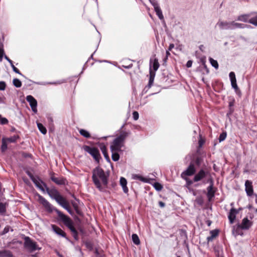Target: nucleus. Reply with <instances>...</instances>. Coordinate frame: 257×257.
<instances>
[{"label":"nucleus","instance_id":"f257e3e1","mask_svg":"<svg viewBox=\"0 0 257 257\" xmlns=\"http://www.w3.org/2000/svg\"><path fill=\"white\" fill-rule=\"evenodd\" d=\"M38 201L49 212L55 211L58 215V219L62 221L64 224L72 232L73 236L75 239L78 240V233L73 225V222L71 218L68 216L64 214L61 211L57 208H54L52 205L42 196L38 194Z\"/></svg>","mask_w":257,"mask_h":257},{"label":"nucleus","instance_id":"f03ea898","mask_svg":"<svg viewBox=\"0 0 257 257\" xmlns=\"http://www.w3.org/2000/svg\"><path fill=\"white\" fill-rule=\"evenodd\" d=\"M109 176L108 172H105L104 170L99 167H97L92 171V179L96 187L100 191L103 190L102 184L107 187L108 179Z\"/></svg>","mask_w":257,"mask_h":257},{"label":"nucleus","instance_id":"7ed1b4c3","mask_svg":"<svg viewBox=\"0 0 257 257\" xmlns=\"http://www.w3.org/2000/svg\"><path fill=\"white\" fill-rule=\"evenodd\" d=\"M43 183L46 191L49 196L51 198L55 199L59 205L65 209L70 214H72L73 212L70 208L69 202L60 194L58 190L55 187L49 188L45 183Z\"/></svg>","mask_w":257,"mask_h":257},{"label":"nucleus","instance_id":"20e7f679","mask_svg":"<svg viewBox=\"0 0 257 257\" xmlns=\"http://www.w3.org/2000/svg\"><path fill=\"white\" fill-rule=\"evenodd\" d=\"M128 136V133L127 132L121 133L111 143L110 147L111 152L114 151H121V149L124 146L125 140Z\"/></svg>","mask_w":257,"mask_h":257},{"label":"nucleus","instance_id":"39448f33","mask_svg":"<svg viewBox=\"0 0 257 257\" xmlns=\"http://www.w3.org/2000/svg\"><path fill=\"white\" fill-rule=\"evenodd\" d=\"M24 247L30 252H33L36 250H40L41 247L38 246L37 242L33 240L30 237H24Z\"/></svg>","mask_w":257,"mask_h":257},{"label":"nucleus","instance_id":"423d86ee","mask_svg":"<svg viewBox=\"0 0 257 257\" xmlns=\"http://www.w3.org/2000/svg\"><path fill=\"white\" fill-rule=\"evenodd\" d=\"M82 149L84 151L89 154L97 163H99L101 157L98 148L84 145L82 147Z\"/></svg>","mask_w":257,"mask_h":257},{"label":"nucleus","instance_id":"0eeeda50","mask_svg":"<svg viewBox=\"0 0 257 257\" xmlns=\"http://www.w3.org/2000/svg\"><path fill=\"white\" fill-rule=\"evenodd\" d=\"M206 183H210V185L207 188V196L208 197V200L211 201L212 199L214 197L216 189L213 187V180L211 177L207 180Z\"/></svg>","mask_w":257,"mask_h":257},{"label":"nucleus","instance_id":"6e6552de","mask_svg":"<svg viewBox=\"0 0 257 257\" xmlns=\"http://www.w3.org/2000/svg\"><path fill=\"white\" fill-rule=\"evenodd\" d=\"M196 171V169L195 165L192 162H191L186 170L181 173V177L191 176L195 175Z\"/></svg>","mask_w":257,"mask_h":257},{"label":"nucleus","instance_id":"1a4fd4ad","mask_svg":"<svg viewBox=\"0 0 257 257\" xmlns=\"http://www.w3.org/2000/svg\"><path fill=\"white\" fill-rule=\"evenodd\" d=\"M252 222L249 220L247 217L244 218L240 224H238L237 227V230L240 229L247 230L252 226Z\"/></svg>","mask_w":257,"mask_h":257},{"label":"nucleus","instance_id":"9d476101","mask_svg":"<svg viewBox=\"0 0 257 257\" xmlns=\"http://www.w3.org/2000/svg\"><path fill=\"white\" fill-rule=\"evenodd\" d=\"M208 174V172L203 169H200L196 174H195L193 178V181L197 182L203 180Z\"/></svg>","mask_w":257,"mask_h":257},{"label":"nucleus","instance_id":"9b49d317","mask_svg":"<svg viewBox=\"0 0 257 257\" xmlns=\"http://www.w3.org/2000/svg\"><path fill=\"white\" fill-rule=\"evenodd\" d=\"M51 180L57 185H65L67 183V180L63 177L57 178L55 176V173H52L51 174Z\"/></svg>","mask_w":257,"mask_h":257},{"label":"nucleus","instance_id":"f8f14e48","mask_svg":"<svg viewBox=\"0 0 257 257\" xmlns=\"http://www.w3.org/2000/svg\"><path fill=\"white\" fill-rule=\"evenodd\" d=\"M26 99L29 102L33 111L36 113L37 112V101L36 99L32 95H28Z\"/></svg>","mask_w":257,"mask_h":257},{"label":"nucleus","instance_id":"ddd939ff","mask_svg":"<svg viewBox=\"0 0 257 257\" xmlns=\"http://www.w3.org/2000/svg\"><path fill=\"white\" fill-rule=\"evenodd\" d=\"M240 210H241V208L237 210L234 208H232L230 210L228 215V218L230 223L232 224L234 222L236 218V215L239 213Z\"/></svg>","mask_w":257,"mask_h":257},{"label":"nucleus","instance_id":"4468645a","mask_svg":"<svg viewBox=\"0 0 257 257\" xmlns=\"http://www.w3.org/2000/svg\"><path fill=\"white\" fill-rule=\"evenodd\" d=\"M252 182L249 180H246L245 182V190L248 196H251L253 193V186Z\"/></svg>","mask_w":257,"mask_h":257},{"label":"nucleus","instance_id":"2eb2a0df","mask_svg":"<svg viewBox=\"0 0 257 257\" xmlns=\"http://www.w3.org/2000/svg\"><path fill=\"white\" fill-rule=\"evenodd\" d=\"M36 186L40 189L42 191H45V186H44L43 182L39 177H37L33 181Z\"/></svg>","mask_w":257,"mask_h":257},{"label":"nucleus","instance_id":"dca6fc26","mask_svg":"<svg viewBox=\"0 0 257 257\" xmlns=\"http://www.w3.org/2000/svg\"><path fill=\"white\" fill-rule=\"evenodd\" d=\"M52 228L57 234L63 237H66V233L59 227L55 224H52Z\"/></svg>","mask_w":257,"mask_h":257},{"label":"nucleus","instance_id":"f3484780","mask_svg":"<svg viewBox=\"0 0 257 257\" xmlns=\"http://www.w3.org/2000/svg\"><path fill=\"white\" fill-rule=\"evenodd\" d=\"M99 148L106 160L108 162H110V158L107 153V148L105 144L104 143H100L99 144Z\"/></svg>","mask_w":257,"mask_h":257},{"label":"nucleus","instance_id":"a211bd4d","mask_svg":"<svg viewBox=\"0 0 257 257\" xmlns=\"http://www.w3.org/2000/svg\"><path fill=\"white\" fill-rule=\"evenodd\" d=\"M229 76L230 79L232 87L235 90L238 89L235 73L233 72H230Z\"/></svg>","mask_w":257,"mask_h":257},{"label":"nucleus","instance_id":"6ab92c4d","mask_svg":"<svg viewBox=\"0 0 257 257\" xmlns=\"http://www.w3.org/2000/svg\"><path fill=\"white\" fill-rule=\"evenodd\" d=\"M155 75H156L155 72L153 71V70L151 68V67H150V74H149V76H150L149 81V83L148 84V87L149 88H151L153 84Z\"/></svg>","mask_w":257,"mask_h":257},{"label":"nucleus","instance_id":"aec40b11","mask_svg":"<svg viewBox=\"0 0 257 257\" xmlns=\"http://www.w3.org/2000/svg\"><path fill=\"white\" fill-rule=\"evenodd\" d=\"M210 233L211 235L207 237L208 244L209 243V242L212 241L214 238L218 235L219 230L218 229L212 230L210 231Z\"/></svg>","mask_w":257,"mask_h":257},{"label":"nucleus","instance_id":"412c9836","mask_svg":"<svg viewBox=\"0 0 257 257\" xmlns=\"http://www.w3.org/2000/svg\"><path fill=\"white\" fill-rule=\"evenodd\" d=\"M253 13L249 14H245L239 16L237 18V20L242 21L243 22H248L249 20L252 17Z\"/></svg>","mask_w":257,"mask_h":257},{"label":"nucleus","instance_id":"4be33fe9","mask_svg":"<svg viewBox=\"0 0 257 257\" xmlns=\"http://www.w3.org/2000/svg\"><path fill=\"white\" fill-rule=\"evenodd\" d=\"M219 26L221 29H233L234 28H232L231 22H220L218 23Z\"/></svg>","mask_w":257,"mask_h":257},{"label":"nucleus","instance_id":"5701e85b","mask_svg":"<svg viewBox=\"0 0 257 257\" xmlns=\"http://www.w3.org/2000/svg\"><path fill=\"white\" fill-rule=\"evenodd\" d=\"M120 184L122 186L123 192L125 193H127L128 192V189L126 186L127 185V181L126 180L123 178L121 177L120 179Z\"/></svg>","mask_w":257,"mask_h":257},{"label":"nucleus","instance_id":"b1692460","mask_svg":"<svg viewBox=\"0 0 257 257\" xmlns=\"http://www.w3.org/2000/svg\"><path fill=\"white\" fill-rule=\"evenodd\" d=\"M78 131L80 134L83 136V137L85 138H90L91 137V135L90 133L86 130L82 129V128H78Z\"/></svg>","mask_w":257,"mask_h":257},{"label":"nucleus","instance_id":"393cba45","mask_svg":"<svg viewBox=\"0 0 257 257\" xmlns=\"http://www.w3.org/2000/svg\"><path fill=\"white\" fill-rule=\"evenodd\" d=\"M8 142L5 138L2 139V146L1 151L2 152H5L8 149Z\"/></svg>","mask_w":257,"mask_h":257},{"label":"nucleus","instance_id":"a878e982","mask_svg":"<svg viewBox=\"0 0 257 257\" xmlns=\"http://www.w3.org/2000/svg\"><path fill=\"white\" fill-rule=\"evenodd\" d=\"M72 204L77 214L79 216H82L83 213L80 209L78 204L75 202H72Z\"/></svg>","mask_w":257,"mask_h":257},{"label":"nucleus","instance_id":"bb28decb","mask_svg":"<svg viewBox=\"0 0 257 257\" xmlns=\"http://www.w3.org/2000/svg\"><path fill=\"white\" fill-rule=\"evenodd\" d=\"M0 257H14L12 252L8 250L0 251Z\"/></svg>","mask_w":257,"mask_h":257},{"label":"nucleus","instance_id":"cd10ccee","mask_svg":"<svg viewBox=\"0 0 257 257\" xmlns=\"http://www.w3.org/2000/svg\"><path fill=\"white\" fill-rule=\"evenodd\" d=\"M202 162V157L201 156H198L195 158L194 162H192L194 164V165H196L197 166L199 167L201 165Z\"/></svg>","mask_w":257,"mask_h":257},{"label":"nucleus","instance_id":"c85d7f7f","mask_svg":"<svg viewBox=\"0 0 257 257\" xmlns=\"http://www.w3.org/2000/svg\"><path fill=\"white\" fill-rule=\"evenodd\" d=\"M119 151H114L113 152H111L112 153V156L111 158L113 161H117L119 159V155L118 153V152Z\"/></svg>","mask_w":257,"mask_h":257},{"label":"nucleus","instance_id":"c756f323","mask_svg":"<svg viewBox=\"0 0 257 257\" xmlns=\"http://www.w3.org/2000/svg\"><path fill=\"white\" fill-rule=\"evenodd\" d=\"M159 66H160V64L158 62V59L155 58V59L154 60L153 63V66H152L153 69V71L155 72V71H156L158 69Z\"/></svg>","mask_w":257,"mask_h":257},{"label":"nucleus","instance_id":"7c9ffc66","mask_svg":"<svg viewBox=\"0 0 257 257\" xmlns=\"http://www.w3.org/2000/svg\"><path fill=\"white\" fill-rule=\"evenodd\" d=\"M20 138L18 135H14L10 138H6L8 143H15Z\"/></svg>","mask_w":257,"mask_h":257},{"label":"nucleus","instance_id":"2f4dec72","mask_svg":"<svg viewBox=\"0 0 257 257\" xmlns=\"http://www.w3.org/2000/svg\"><path fill=\"white\" fill-rule=\"evenodd\" d=\"M132 240L133 241V242L136 245H139L140 244V240L139 237L137 234H133Z\"/></svg>","mask_w":257,"mask_h":257},{"label":"nucleus","instance_id":"473e14b6","mask_svg":"<svg viewBox=\"0 0 257 257\" xmlns=\"http://www.w3.org/2000/svg\"><path fill=\"white\" fill-rule=\"evenodd\" d=\"M37 126L39 131L44 135L47 133V130L46 127L41 123H37Z\"/></svg>","mask_w":257,"mask_h":257},{"label":"nucleus","instance_id":"72a5a7b5","mask_svg":"<svg viewBox=\"0 0 257 257\" xmlns=\"http://www.w3.org/2000/svg\"><path fill=\"white\" fill-rule=\"evenodd\" d=\"M232 28H244L245 27V25L243 24L235 23L234 22H231Z\"/></svg>","mask_w":257,"mask_h":257},{"label":"nucleus","instance_id":"f704fd0d","mask_svg":"<svg viewBox=\"0 0 257 257\" xmlns=\"http://www.w3.org/2000/svg\"><path fill=\"white\" fill-rule=\"evenodd\" d=\"M13 83L14 85L17 88L21 87L22 86L21 81L18 78H14Z\"/></svg>","mask_w":257,"mask_h":257},{"label":"nucleus","instance_id":"c9c22d12","mask_svg":"<svg viewBox=\"0 0 257 257\" xmlns=\"http://www.w3.org/2000/svg\"><path fill=\"white\" fill-rule=\"evenodd\" d=\"M248 23L257 26V15L252 16L248 21Z\"/></svg>","mask_w":257,"mask_h":257},{"label":"nucleus","instance_id":"e433bc0d","mask_svg":"<svg viewBox=\"0 0 257 257\" xmlns=\"http://www.w3.org/2000/svg\"><path fill=\"white\" fill-rule=\"evenodd\" d=\"M209 61L211 64V65L214 67L215 69H217L218 68L219 65L218 62L216 60H214L212 58H209Z\"/></svg>","mask_w":257,"mask_h":257},{"label":"nucleus","instance_id":"4c0bfd02","mask_svg":"<svg viewBox=\"0 0 257 257\" xmlns=\"http://www.w3.org/2000/svg\"><path fill=\"white\" fill-rule=\"evenodd\" d=\"M6 212V204L3 203H0V213L4 214Z\"/></svg>","mask_w":257,"mask_h":257},{"label":"nucleus","instance_id":"58836bf2","mask_svg":"<svg viewBox=\"0 0 257 257\" xmlns=\"http://www.w3.org/2000/svg\"><path fill=\"white\" fill-rule=\"evenodd\" d=\"M156 12L160 19L163 18V16L160 8L157 7L155 8Z\"/></svg>","mask_w":257,"mask_h":257},{"label":"nucleus","instance_id":"ea45409f","mask_svg":"<svg viewBox=\"0 0 257 257\" xmlns=\"http://www.w3.org/2000/svg\"><path fill=\"white\" fill-rule=\"evenodd\" d=\"M154 187L157 191H161L163 188L162 185L158 182H156L154 184Z\"/></svg>","mask_w":257,"mask_h":257},{"label":"nucleus","instance_id":"a19ab883","mask_svg":"<svg viewBox=\"0 0 257 257\" xmlns=\"http://www.w3.org/2000/svg\"><path fill=\"white\" fill-rule=\"evenodd\" d=\"M3 44H1V47H0V61H2L3 57L4 56V55L5 54L4 50L3 48Z\"/></svg>","mask_w":257,"mask_h":257},{"label":"nucleus","instance_id":"79ce46f5","mask_svg":"<svg viewBox=\"0 0 257 257\" xmlns=\"http://www.w3.org/2000/svg\"><path fill=\"white\" fill-rule=\"evenodd\" d=\"M1 120H0V124L4 125V124H7L8 123L9 121L7 118L5 117H2V115H1Z\"/></svg>","mask_w":257,"mask_h":257},{"label":"nucleus","instance_id":"37998d69","mask_svg":"<svg viewBox=\"0 0 257 257\" xmlns=\"http://www.w3.org/2000/svg\"><path fill=\"white\" fill-rule=\"evenodd\" d=\"M196 202L199 205H202L203 203V199L202 197H197L195 200Z\"/></svg>","mask_w":257,"mask_h":257},{"label":"nucleus","instance_id":"c03bdc74","mask_svg":"<svg viewBox=\"0 0 257 257\" xmlns=\"http://www.w3.org/2000/svg\"><path fill=\"white\" fill-rule=\"evenodd\" d=\"M226 133L225 132H223L222 133H221L220 136H219V142H222L223 141H224L225 138H226Z\"/></svg>","mask_w":257,"mask_h":257},{"label":"nucleus","instance_id":"a18cd8bd","mask_svg":"<svg viewBox=\"0 0 257 257\" xmlns=\"http://www.w3.org/2000/svg\"><path fill=\"white\" fill-rule=\"evenodd\" d=\"M183 179H184L186 181V184L187 185L190 186L193 184V182H194L193 180H190L187 177H182Z\"/></svg>","mask_w":257,"mask_h":257},{"label":"nucleus","instance_id":"49530a36","mask_svg":"<svg viewBox=\"0 0 257 257\" xmlns=\"http://www.w3.org/2000/svg\"><path fill=\"white\" fill-rule=\"evenodd\" d=\"M6 87V84L4 81L0 82V90H4Z\"/></svg>","mask_w":257,"mask_h":257},{"label":"nucleus","instance_id":"de8ad7c7","mask_svg":"<svg viewBox=\"0 0 257 257\" xmlns=\"http://www.w3.org/2000/svg\"><path fill=\"white\" fill-rule=\"evenodd\" d=\"M139 113L136 111H135L133 112V118L134 120H137L139 118Z\"/></svg>","mask_w":257,"mask_h":257},{"label":"nucleus","instance_id":"09e8293b","mask_svg":"<svg viewBox=\"0 0 257 257\" xmlns=\"http://www.w3.org/2000/svg\"><path fill=\"white\" fill-rule=\"evenodd\" d=\"M12 68H13V71L16 73H18L20 75H22V74L21 73V72L20 71V70L17 68H16L14 65H12Z\"/></svg>","mask_w":257,"mask_h":257},{"label":"nucleus","instance_id":"8fccbe9b","mask_svg":"<svg viewBox=\"0 0 257 257\" xmlns=\"http://www.w3.org/2000/svg\"><path fill=\"white\" fill-rule=\"evenodd\" d=\"M234 111V109L233 107H229V110L228 111V112L227 113V116H229L230 115L232 114V113Z\"/></svg>","mask_w":257,"mask_h":257},{"label":"nucleus","instance_id":"3c124183","mask_svg":"<svg viewBox=\"0 0 257 257\" xmlns=\"http://www.w3.org/2000/svg\"><path fill=\"white\" fill-rule=\"evenodd\" d=\"M136 178L138 179L139 180H141V181H142L143 182H146V179L145 178H144V177H143L142 176H140V175H136Z\"/></svg>","mask_w":257,"mask_h":257},{"label":"nucleus","instance_id":"603ef678","mask_svg":"<svg viewBox=\"0 0 257 257\" xmlns=\"http://www.w3.org/2000/svg\"><path fill=\"white\" fill-rule=\"evenodd\" d=\"M205 141L202 139H200L199 140L198 143H199V148H201L203 145L204 144Z\"/></svg>","mask_w":257,"mask_h":257},{"label":"nucleus","instance_id":"864d4df0","mask_svg":"<svg viewBox=\"0 0 257 257\" xmlns=\"http://www.w3.org/2000/svg\"><path fill=\"white\" fill-rule=\"evenodd\" d=\"M27 174L29 176V177L31 178V179L32 180V181H33L34 180H35V179L36 178V177H35L30 172H27Z\"/></svg>","mask_w":257,"mask_h":257},{"label":"nucleus","instance_id":"5fc2aeb1","mask_svg":"<svg viewBox=\"0 0 257 257\" xmlns=\"http://www.w3.org/2000/svg\"><path fill=\"white\" fill-rule=\"evenodd\" d=\"M234 103H235V100L234 99H233L231 101H230L229 102V105H228L229 107H233V106L234 105Z\"/></svg>","mask_w":257,"mask_h":257},{"label":"nucleus","instance_id":"6e6d98bb","mask_svg":"<svg viewBox=\"0 0 257 257\" xmlns=\"http://www.w3.org/2000/svg\"><path fill=\"white\" fill-rule=\"evenodd\" d=\"M192 61L191 60H189L187 61V63H186V67L187 68H190L192 66Z\"/></svg>","mask_w":257,"mask_h":257},{"label":"nucleus","instance_id":"4d7b16f0","mask_svg":"<svg viewBox=\"0 0 257 257\" xmlns=\"http://www.w3.org/2000/svg\"><path fill=\"white\" fill-rule=\"evenodd\" d=\"M66 81L65 80H61V81H58L56 82H54L53 83V84H62L63 83H65L66 82Z\"/></svg>","mask_w":257,"mask_h":257},{"label":"nucleus","instance_id":"13d9d810","mask_svg":"<svg viewBox=\"0 0 257 257\" xmlns=\"http://www.w3.org/2000/svg\"><path fill=\"white\" fill-rule=\"evenodd\" d=\"M159 205L160 207H162V208L165 207V203H164L162 201H159Z\"/></svg>","mask_w":257,"mask_h":257},{"label":"nucleus","instance_id":"bf43d9fd","mask_svg":"<svg viewBox=\"0 0 257 257\" xmlns=\"http://www.w3.org/2000/svg\"><path fill=\"white\" fill-rule=\"evenodd\" d=\"M174 45L173 44H171L169 46V50H171L173 48H174Z\"/></svg>","mask_w":257,"mask_h":257},{"label":"nucleus","instance_id":"052dcab7","mask_svg":"<svg viewBox=\"0 0 257 257\" xmlns=\"http://www.w3.org/2000/svg\"><path fill=\"white\" fill-rule=\"evenodd\" d=\"M4 57L9 62V61H11V59L7 55H5Z\"/></svg>","mask_w":257,"mask_h":257},{"label":"nucleus","instance_id":"680f3d73","mask_svg":"<svg viewBox=\"0 0 257 257\" xmlns=\"http://www.w3.org/2000/svg\"><path fill=\"white\" fill-rule=\"evenodd\" d=\"M241 231V229H240L239 230H237V228L236 229V234L238 235V234H240V232Z\"/></svg>","mask_w":257,"mask_h":257},{"label":"nucleus","instance_id":"e2e57ef3","mask_svg":"<svg viewBox=\"0 0 257 257\" xmlns=\"http://www.w3.org/2000/svg\"><path fill=\"white\" fill-rule=\"evenodd\" d=\"M202 64H203V66H204V68H206V69H207V66H206V64H205V61H203V60H202Z\"/></svg>","mask_w":257,"mask_h":257},{"label":"nucleus","instance_id":"0e129e2a","mask_svg":"<svg viewBox=\"0 0 257 257\" xmlns=\"http://www.w3.org/2000/svg\"><path fill=\"white\" fill-rule=\"evenodd\" d=\"M207 222V225H208V226H210V224H211V221H210V220H208Z\"/></svg>","mask_w":257,"mask_h":257},{"label":"nucleus","instance_id":"69168bd1","mask_svg":"<svg viewBox=\"0 0 257 257\" xmlns=\"http://www.w3.org/2000/svg\"><path fill=\"white\" fill-rule=\"evenodd\" d=\"M3 98L1 96H0V103H3Z\"/></svg>","mask_w":257,"mask_h":257},{"label":"nucleus","instance_id":"338daca9","mask_svg":"<svg viewBox=\"0 0 257 257\" xmlns=\"http://www.w3.org/2000/svg\"><path fill=\"white\" fill-rule=\"evenodd\" d=\"M9 63H10L11 67L12 66V65H14L13 62L12 60H11V61H9Z\"/></svg>","mask_w":257,"mask_h":257},{"label":"nucleus","instance_id":"774afa93","mask_svg":"<svg viewBox=\"0 0 257 257\" xmlns=\"http://www.w3.org/2000/svg\"><path fill=\"white\" fill-rule=\"evenodd\" d=\"M8 230H9L8 229H6V228H5V229H4V231L5 232H7L8 231Z\"/></svg>","mask_w":257,"mask_h":257}]
</instances>
